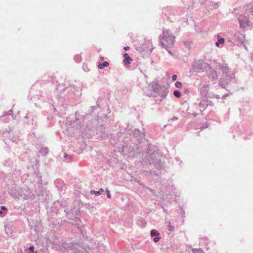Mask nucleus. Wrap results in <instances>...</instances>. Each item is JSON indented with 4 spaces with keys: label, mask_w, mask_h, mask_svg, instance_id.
<instances>
[{
    "label": "nucleus",
    "mask_w": 253,
    "mask_h": 253,
    "mask_svg": "<svg viewBox=\"0 0 253 253\" xmlns=\"http://www.w3.org/2000/svg\"><path fill=\"white\" fill-rule=\"evenodd\" d=\"M218 69L222 73V78L220 79L219 85L223 88H227L228 85L236 84L235 75L225 63L218 64Z\"/></svg>",
    "instance_id": "1"
},
{
    "label": "nucleus",
    "mask_w": 253,
    "mask_h": 253,
    "mask_svg": "<svg viewBox=\"0 0 253 253\" xmlns=\"http://www.w3.org/2000/svg\"><path fill=\"white\" fill-rule=\"evenodd\" d=\"M159 38L161 45L165 49L173 46L175 37L167 29L163 30L162 34L160 35Z\"/></svg>",
    "instance_id": "2"
},
{
    "label": "nucleus",
    "mask_w": 253,
    "mask_h": 253,
    "mask_svg": "<svg viewBox=\"0 0 253 253\" xmlns=\"http://www.w3.org/2000/svg\"><path fill=\"white\" fill-rule=\"evenodd\" d=\"M208 69H211L210 65L202 60L195 61L190 70V73H201L207 70Z\"/></svg>",
    "instance_id": "3"
},
{
    "label": "nucleus",
    "mask_w": 253,
    "mask_h": 253,
    "mask_svg": "<svg viewBox=\"0 0 253 253\" xmlns=\"http://www.w3.org/2000/svg\"><path fill=\"white\" fill-rule=\"evenodd\" d=\"M156 158V154H148L146 157L142 159V163L154 164V166L157 169L161 168L162 167L161 163L160 161H158V159L155 160Z\"/></svg>",
    "instance_id": "4"
},
{
    "label": "nucleus",
    "mask_w": 253,
    "mask_h": 253,
    "mask_svg": "<svg viewBox=\"0 0 253 253\" xmlns=\"http://www.w3.org/2000/svg\"><path fill=\"white\" fill-rule=\"evenodd\" d=\"M37 115L32 113H28L24 118L25 124L33 128L37 126Z\"/></svg>",
    "instance_id": "5"
},
{
    "label": "nucleus",
    "mask_w": 253,
    "mask_h": 253,
    "mask_svg": "<svg viewBox=\"0 0 253 253\" xmlns=\"http://www.w3.org/2000/svg\"><path fill=\"white\" fill-rule=\"evenodd\" d=\"M209 86L207 84H205L199 88L201 95L204 98H207V95L209 92Z\"/></svg>",
    "instance_id": "6"
},
{
    "label": "nucleus",
    "mask_w": 253,
    "mask_h": 253,
    "mask_svg": "<svg viewBox=\"0 0 253 253\" xmlns=\"http://www.w3.org/2000/svg\"><path fill=\"white\" fill-rule=\"evenodd\" d=\"M21 196L24 199H33L34 198V194L29 189L25 190L24 191H23V193H21Z\"/></svg>",
    "instance_id": "7"
},
{
    "label": "nucleus",
    "mask_w": 253,
    "mask_h": 253,
    "mask_svg": "<svg viewBox=\"0 0 253 253\" xmlns=\"http://www.w3.org/2000/svg\"><path fill=\"white\" fill-rule=\"evenodd\" d=\"M238 21L240 24V25L242 28H245L247 26L250 25L249 21L246 19V18L245 17H239L238 18Z\"/></svg>",
    "instance_id": "8"
},
{
    "label": "nucleus",
    "mask_w": 253,
    "mask_h": 253,
    "mask_svg": "<svg viewBox=\"0 0 253 253\" xmlns=\"http://www.w3.org/2000/svg\"><path fill=\"white\" fill-rule=\"evenodd\" d=\"M195 105H197V107H199V111L201 112H203L205 110L206 107L207 106L206 101H205L204 100L202 101L201 100H198L197 103H195Z\"/></svg>",
    "instance_id": "9"
},
{
    "label": "nucleus",
    "mask_w": 253,
    "mask_h": 253,
    "mask_svg": "<svg viewBox=\"0 0 253 253\" xmlns=\"http://www.w3.org/2000/svg\"><path fill=\"white\" fill-rule=\"evenodd\" d=\"M208 78L212 81H215L217 80L218 76L216 71L213 69L211 70L208 73Z\"/></svg>",
    "instance_id": "10"
},
{
    "label": "nucleus",
    "mask_w": 253,
    "mask_h": 253,
    "mask_svg": "<svg viewBox=\"0 0 253 253\" xmlns=\"http://www.w3.org/2000/svg\"><path fill=\"white\" fill-rule=\"evenodd\" d=\"M234 39L237 40L241 44L246 42L245 36L240 33H237L234 36Z\"/></svg>",
    "instance_id": "11"
},
{
    "label": "nucleus",
    "mask_w": 253,
    "mask_h": 253,
    "mask_svg": "<svg viewBox=\"0 0 253 253\" xmlns=\"http://www.w3.org/2000/svg\"><path fill=\"white\" fill-rule=\"evenodd\" d=\"M151 236L154 237L153 241L155 242H158L160 240L159 233L155 229H153L151 231Z\"/></svg>",
    "instance_id": "12"
},
{
    "label": "nucleus",
    "mask_w": 253,
    "mask_h": 253,
    "mask_svg": "<svg viewBox=\"0 0 253 253\" xmlns=\"http://www.w3.org/2000/svg\"><path fill=\"white\" fill-rule=\"evenodd\" d=\"M217 41L215 43L217 47H220V45H222L225 42L224 38H221L219 35L217 36Z\"/></svg>",
    "instance_id": "13"
},
{
    "label": "nucleus",
    "mask_w": 253,
    "mask_h": 253,
    "mask_svg": "<svg viewBox=\"0 0 253 253\" xmlns=\"http://www.w3.org/2000/svg\"><path fill=\"white\" fill-rule=\"evenodd\" d=\"M70 91H72L76 96H80L81 95V92L80 87L76 88L74 87V86H73Z\"/></svg>",
    "instance_id": "14"
},
{
    "label": "nucleus",
    "mask_w": 253,
    "mask_h": 253,
    "mask_svg": "<svg viewBox=\"0 0 253 253\" xmlns=\"http://www.w3.org/2000/svg\"><path fill=\"white\" fill-rule=\"evenodd\" d=\"M12 163V161L10 159L5 160L3 163V165L7 168H11Z\"/></svg>",
    "instance_id": "15"
},
{
    "label": "nucleus",
    "mask_w": 253,
    "mask_h": 253,
    "mask_svg": "<svg viewBox=\"0 0 253 253\" xmlns=\"http://www.w3.org/2000/svg\"><path fill=\"white\" fill-rule=\"evenodd\" d=\"M160 91H163V93H160L159 95L161 96V99L165 98L168 93V91L167 89H164L163 87H161Z\"/></svg>",
    "instance_id": "16"
},
{
    "label": "nucleus",
    "mask_w": 253,
    "mask_h": 253,
    "mask_svg": "<svg viewBox=\"0 0 253 253\" xmlns=\"http://www.w3.org/2000/svg\"><path fill=\"white\" fill-rule=\"evenodd\" d=\"M39 153L42 156H45L48 153V149L47 147H42Z\"/></svg>",
    "instance_id": "17"
},
{
    "label": "nucleus",
    "mask_w": 253,
    "mask_h": 253,
    "mask_svg": "<svg viewBox=\"0 0 253 253\" xmlns=\"http://www.w3.org/2000/svg\"><path fill=\"white\" fill-rule=\"evenodd\" d=\"M207 97L210 98H216L217 99L220 98L219 95H218L217 94H215L213 93H212V92H209V93L207 95Z\"/></svg>",
    "instance_id": "18"
},
{
    "label": "nucleus",
    "mask_w": 253,
    "mask_h": 253,
    "mask_svg": "<svg viewBox=\"0 0 253 253\" xmlns=\"http://www.w3.org/2000/svg\"><path fill=\"white\" fill-rule=\"evenodd\" d=\"M109 64L108 62L105 61L102 63H99L98 65V68L100 69H103L106 67H108Z\"/></svg>",
    "instance_id": "19"
},
{
    "label": "nucleus",
    "mask_w": 253,
    "mask_h": 253,
    "mask_svg": "<svg viewBox=\"0 0 253 253\" xmlns=\"http://www.w3.org/2000/svg\"><path fill=\"white\" fill-rule=\"evenodd\" d=\"M103 192H104L103 189L102 188H100V189H99V190L98 191H96L93 190H91V191H90V193H91V194H95L96 196H98V195H99L101 194L102 193H103Z\"/></svg>",
    "instance_id": "20"
},
{
    "label": "nucleus",
    "mask_w": 253,
    "mask_h": 253,
    "mask_svg": "<svg viewBox=\"0 0 253 253\" xmlns=\"http://www.w3.org/2000/svg\"><path fill=\"white\" fill-rule=\"evenodd\" d=\"M131 61L132 59L130 57H126V59H124L123 61V63L125 65H127L129 64Z\"/></svg>",
    "instance_id": "21"
},
{
    "label": "nucleus",
    "mask_w": 253,
    "mask_h": 253,
    "mask_svg": "<svg viewBox=\"0 0 253 253\" xmlns=\"http://www.w3.org/2000/svg\"><path fill=\"white\" fill-rule=\"evenodd\" d=\"M74 60L76 62H80L81 60H82V57L79 54H77L75 56L74 58Z\"/></svg>",
    "instance_id": "22"
},
{
    "label": "nucleus",
    "mask_w": 253,
    "mask_h": 253,
    "mask_svg": "<svg viewBox=\"0 0 253 253\" xmlns=\"http://www.w3.org/2000/svg\"><path fill=\"white\" fill-rule=\"evenodd\" d=\"M55 184L56 185L57 188L59 190H61L62 187V183L60 182V181L56 180L55 181Z\"/></svg>",
    "instance_id": "23"
},
{
    "label": "nucleus",
    "mask_w": 253,
    "mask_h": 253,
    "mask_svg": "<svg viewBox=\"0 0 253 253\" xmlns=\"http://www.w3.org/2000/svg\"><path fill=\"white\" fill-rule=\"evenodd\" d=\"M173 95L177 98H179L181 96L180 92L178 90H175L173 92Z\"/></svg>",
    "instance_id": "24"
},
{
    "label": "nucleus",
    "mask_w": 253,
    "mask_h": 253,
    "mask_svg": "<svg viewBox=\"0 0 253 253\" xmlns=\"http://www.w3.org/2000/svg\"><path fill=\"white\" fill-rule=\"evenodd\" d=\"M12 114H13V111L12 110H10L8 111L7 112H5L4 114L1 116V118H2L4 116H7V115H12Z\"/></svg>",
    "instance_id": "25"
},
{
    "label": "nucleus",
    "mask_w": 253,
    "mask_h": 253,
    "mask_svg": "<svg viewBox=\"0 0 253 253\" xmlns=\"http://www.w3.org/2000/svg\"><path fill=\"white\" fill-rule=\"evenodd\" d=\"M175 85L176 87L180 88L182 87V84L180 82L177 81L175 83Z\"/></svg>",
    "instance_id": "26"
},
{
    "label": "nucleus",
    "mask_w": 253,
    "mask_h": 253,
    "mask_svg": "<svg viewBox=\"0 0 253 253\" xmlns=\"http://www.w3.org/2000/svg\"><path fill=\"white\" fill-rule=\"evenodd\" d=\"M83 69L85 72H88L89 71V68L87 67V66L85 64H83Z\"/></svg>",
    "instance_id": "27"
},
{
    "label": "nucleus",
    "mask_w": 253,
    "mask_h": 253,
    "mask_svg": "<svg viewBox=\"0 0 253 253\" xmlns=\"http://www.w3.org/2000/svg\"><path fill=\"white\" fill-rule=\"evenodd\" d=\"M193 253H204L203 251L201 249H195L193 250Z\"/></svg>",
    "instance_id": "28"
},
{
    "label": "nucleus",
    "mask_w": 253,
    "mask_h": 253,
    "mask_svg": "<svg viewBox=\"0 0 253 253\" xmlns=\"http://www.w3.org/2000/svg\"><path fill=\"white\" fill-rule=\"evenodd\" d=\"M249 16L250 18L253 19V5L251 7Z\"/></svg>",
    "instance_id": "29"
},
{
    "label": "nucleus",
    "mask_w": 253,
    "mask_h": 253,
    "mask_svg": "<svg viewBox=\"0 0 253 253\" xmlns=\"http://www.w3.org/2000/svg\"><path fill=\"white\" fill-rule=\"evenodd\" d=\"M169 48H167V50L168 51L169 53L172 56H173V57L174 58H176V56L174 54H173L169 50Z\"/></svg>",
    "instance_id": "30"
},
{
    "label": "nucleus",
    "mask_w": 253,
    "mask_h": 253,
    "mask_svg": "<svg viewBox=\"0 0 253 253\" xmlns=\"http://www.w3.org/2000/svg\"><path fill=\"white\" fill-rule=\"evenodd\" d=\"M106 192H107V196L108 198H111V194L110 193V191L108 189H106Z\"/></svg>",
    "instance_id": "31"
},
{
    "label": "nucleus",
    "mask_w": 253,
    "mask_h": 253,
    "mask_svg": "<svg viewBox=\"0 0 253 253\" xmlns=\"http://www.w3.org/2000/svg\"><path fill=\"white\" fill-rule=\"evenodd\" d=\"M246 42H244L242 43L241 44V45H243V46L244 47V48L246 50H248V48L246 45Z\"/></svg>",
    "instance_id": "32"
},
{
    "label": "nucleus",
    "mask_w": 253,
    "mask_h": 253,
    "mask_svg": "<svg viewBox=\"0 0 253 253\" xmlns=\"http://www.w3.org/2000/svg\"><path fill=\"white\" fill-rule=\"evenodd\" d=\"M140 132V131L139 129H135L133 131V133L134 134H139Z\"/></svg>",
    "instance_id": "33"
},
{
    "label": "nucleus",
    "mask_w": 253,
    "mask_h": 253,
    "mask_svg": "<svg viewBox=\"0 0 253 253\" xmlns=\"http://www.w3.org/2000/svg\"><path fill=\"white\" fill-rule=\"evenodd\" d=\"M34 249H35V248H34V247L33 246H31L29 247V249H28V250H29V251H30L31 252H32H32L34 251Z\"/></svg>",
    "instance_id": "34"
},
{
    "label": "nucleus",
    "mask_w": 253,
    "mask_h": 253,
    "mask_svg": "<svg viewBox=\"0 0 253 253\" xmlns=\"http://www.w3.org/2000/svg\"><path fill=\"white\" fill-rule=\"evenodd\" d=\"M212 6L214 7V8H217L218 6H219V4L218 3H213L212 4Z\"/></svg>",
    "instance_id": "35"
},
{
    "label": "nucleus",
    "mask_w": 253,
    "mask_h": 253,
    "mask_svg": "<svg viewBox=\"0 0 253 253\" xmlns=\"http://www.w3.org/2000/svg\"><path fill=\"white\" fill-rule=\"evenodd\" d=\"M177 76L176 75H173L172 76V80L173 81H175L176 79H177Z\"/></svg>",
    "instance_id": "36"
},
{
    "label": "nucleus",
    "mask_w": 253,
    "mask_h": 253,
    "mask_svg": "<svg viewBox=\"0 0 253 253\" xmlns=\"http://www.w3.org/2000/svg\"><path fill=\"white\" fill-rule=\"evenodd\" d=\"M0 209H1V211H5L6 210V208L5 206H1L0 207Z\"/></svg>",
    "instance_id": "37"
},
{
    "label": "nucleus",
    "mask_w": 253,
    "mask_h": 253,
    "mask_svg": "<svg viewBox=\"0 0 253 253\" xmlns=\"http://www.w3.org/2000/svg\"><path fill=\"white\" fill-rule=\"evenodd\" d=\"M173 227L172 226H171L170 225L169 226V231H173Z\"/></svg>",
    "instance_id": "38"
},
{
    "label": "nucleus",
    "mask_w": 253,
    "mask_h": 253,
    "mask_svg": "<svg viewBox=\"0 0 253 253\" xmlns=\"http://www.w3.org/2000/svg\"><path fill=\"white\" fill-rule=\"evenodd\" d=\"M5 214L2 211H0V216L2 217L4 216Z\"/></svg>",
    "instance_id": "39"
},
{
    "label": "nucleus",
    "mask_w": 253,
    "mask_h": 253,
    "mask_svg": "<svg viewBox=\"0 0 253 253\" xmlns=\"http://www.w3.org/2000/svg\"><path fill=\"white\" fill-rule=\"evenodd\" d=\"M184 90H185V93L186 94H188L189 93V90L188 88H185Z\"/></svg>",
    "instance_id": "40"
},
{
    "label": "nucleus",
    "mask_w": 253,
    "mask_h": 253,
    "mask_svg": "<svg viewBox=\"0 0 253 253\" xmlns=\"http://www.w3.org/2000/svg\"><path fill=\"white\" fill-rule=\"evenodd\" d=\"M17 137H14L13 138H12L11 139V140L13 142H15L17 140Z\"/></svg>",
    "instance_id": "41"
},
{
    "label": "nucleus",
    "mask_w": 253,
    "mask_h": 253,
    "mask_svg": "<svg viewBox=\"0 0 253 253\" xmlns=\"http://www.w3.org/2000/svg\"><path fill=\"white\" fill-rule=\"evenodd\" d=\"M228 95V94H225L224 95H223L222 97V99H225L226 97H227V96Z\"/></svg>",
    "instance_id": "42"
},
{
    "label": "nucleus",
    "mask_w": 253,
    "mask_h": 253,
    "mask_svg": "<svg viewBox=\"0 0 253 253\" xmlns=\"http://www.w3.org/2000/svg\"><path fill=\"white\" fill-rule=\"evenodd\" d=\"M178 119V118L176 117H173L172 119H171V121H175V120H177Z\"/></svg>",
    "instance_id": "43"
},
{
    "label": "nucleus",
    "mask_w": 253,
    "mask_h": 253,
    "mask_svg": "<svg viewBox=\"0 0 253 253\" xmlns=\"http://www.w3.org/2000/svg\"><path fill=\"white\" fill-rule=\"evenodd\" d=\"M124 49L125 50H127L129 49V47L128 46H125Z\"/></svg>",
    "instance_id": "44"
},
{
    "label": "nucleus",
    "mask_w": 253,
    "mask_h": 253,
    "mask_svg": "<svg viewBox=\"0 0 253 253\" xmlns=\"http://www.w3.org/2000/svg\"><path fill=\"white\" fill-rule=\"evenodd\" d=\"M65 157L66 158H69V159H71V156H70V155H66V154H65Z\"/></svg>",
    "instance_id": "45"
},
{
    "label": "nucleus",
    "mask_w": 253,
    "mask_h": 253,
    "mask_svg": "<svg viewBox=\"0 0 253 253\" xmlns=\"http://www.w3.org/2000/svg\"><path fill=\"white\" fill-rule=\"evenodd\" d=\"M129 57V56H128V54L126 53L124 54V57H125V59H126V58H127V57Z\"/></svg>",
    "instance_id": "46"
},
{
    "label": "nucleus",
    "mask_w": 253,
    "mask_h": 253,
    "mask_svg": "<svg viewBox=\"0 0 253 253\" xmlns=\"http://www.w3.org/2000/svg\"><path fill=\"white\" fill-rule=\"evenodd\" d=\"M207 127H208V125H203V126H202V129H203V128H207Z\"/></svg>",
    "instance_id": "47"
},
{
    "label": "nucleus",
    "mask_w": 253,
    "mask_h": 253,
    "mask_svg": "<svg viewBox=\"0 0 253 253\" xmlns=\"http://www.w3.org/2000/svg\"><path fill=\"white\" fill-rule=\"evenodd\" d=\"M152 173L153 174H155V175H156L157 176H158V175H159L158 173H157L155 172V171H152Z\"/></svg>",
    "instance_id": "48"
},
{
    "label": "nucleus",
    "mask_w": 253,
    "mask_h": 253,
    "mask_svg": "<svg viewBox=\"0 0 253 253\" xmlns=\"http://www.w3.org/2000/svg\"><path fill=\"white\" fill-rule=\"evenodd\" d=\"M175 160L177 161V162H179L180 161V158L179 157H176L175 158Z\"/></svg>",
    "instance_id": "49"
},
{
    "label": "nucleus",
    "mask_w": 253,
    "mask_h": 253,
    "mask_svg": "<svg viewBox=\"0 0 253 253\" xmlns=\"http://www.w3.org/2000/svg\"><path fill=\"white\" fill-rule=\"evenodd\" d=\"M227 42H231L232 43H233V42H232L231 41V39H228V40L227 41Z\"/></svg>",
    "instance_id": "50"
},
{
    "label": "nucleus",
    "mask_w": 253,
    "mask_h": 253,
    "mask_svg": "<svg viewBox=\"0 0 253 253\" xmlns=\"http://www.w3.org/2000/svg\"><path fill=\"white\" fill-rule=\"evenodd\" d=\"M30 94L29 97H30V99H32V97L31 96V95L32 94V91H30Z\"/></svg>",
    "instance_id": "51"
},
{
    "label": "nucleus",
    "mask_w": 253,
    "mask_h": 253,
    "mask_svg": "<svg viewBox=\"0 0 253 253\" xmlns=\"http://www.w3.org/2000/svg\"><path fill=\"white\" fill-rule=\"evenodd\" d=\"M100 59L101 61H103L104 60V57H100Z\"/></svg>",
    "instance_id": "52"
},
{
    "label": "nucleus",
    "mask_w": 253,
    "mask_h": 253,
    "mask_svg": "<svg viewBox=\"0 0 253 253\" xmlns=\"http://www.w3.org/2000/svg\"><path fill=\"white\" fill-rule=\"evenodd\" d=\"M32 253H38V252L34 251Z\"/></svg>",
    "instance_id": "53"
},
{
    "label": "nucleus",
    "mask_w": 253,
    "mask_h": 253,
    "mask_svg": "<svg viewBox=\"0 0 253 253\" xmlns=\"http://www.w3.org/2000/svg\"><path fill=\"white\" fill-rule=\"evenodd\" d=\"M37 98H38V99H40V96H39V95H37Z\"/></svg>",
    "instance_id": "54"
},
{
    "label": "nucleus",
    "mask_w": 253,
    "mask_h": 253,
    "mask_svg": "<svg viewBox=\"0 0 253 253\" xmlns=\"http://www.w3.org/2000/svg\"><path fill=\"white\" fill-rule=\"evenodd\" d=\"M194 116H196V114H193Z\"/></svg>",
    "instance_id": "55"
}]
</instances>
